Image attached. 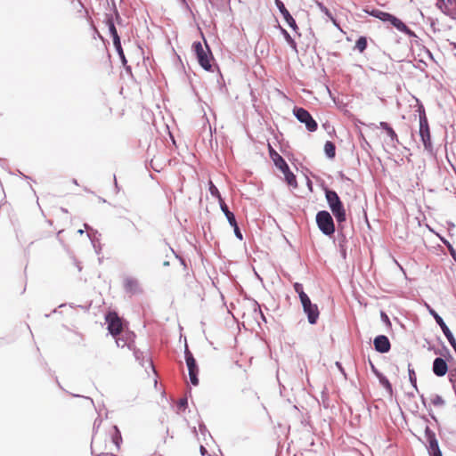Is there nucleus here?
Wrapping results in <instances>:
<instances>
[{
  "label": "nucleus",
  "instance_id": "nucleus-1",
  "mask_svg": "<svg viewBox=\"0 0 456 456\" xmlns=\"http://www.w3.org/2000/svg\"><path fill=\"white\" fill-rule=\"evenodd\" d=\"M204 43L205 46H203L201 42H194L192 47L200 65L206 70H211L212 53L206 41Z\"/></svg>",
  "mask_w": 456,
  "mask_h": 456
},
{
  "label": "nucleus",
  "instance_id": "nucleus-2",
  "mask_svg": "<svg viewBox=\"0 0 456 456\" xmlns=\"http://www.w3.org/2000/svg\"><path fill=\"white\" fill-rule=\"evenodd\" d=\"M107 329L112 337H117L126 330L123 319L116 312H109L105 315Z\"/></svg>",
  "mask_w": 456,
  "mask_h": 456
},
{
  "label": "nucleus",
  "instance_id": "nucleus-3",
  "mask_svg": "<svg viewBox=\"0 0 456 456\" xmlns=\"http://www.w3.org/2000/svg\"><path fill=\"white\" fill-rule=\"evenodd\" d=\"M420 139L423 142L424 148L426 150H429L432 147L431 142V135L430 129L428 121V118L426 116L425 110L422 106L419 107V131Z\"/></svg>",
  "mask_w": 456,
  "mask_h": 456
},
{
  "label": "nucleus",
  "instance_id": "nucleus-4",
  "mask_svg": "<svg viewBox=\"0 0 456 456\" xmlns=\"http://www.w3.org/2000/svg\"><path fill=\"white\" fill-rule=\"evenodd\" d=\"M316 222L320 230L326 235H331L335 232V226L331 216L327 211H320L316 216Z\"/></svg>",
  "mask_w": 456,
  "mask_h": 456
},
{
  "label": "nucleus",
  "instance_id": "nucleus-5",
  "mask_svg": "<svg viewBox=\"0 0 456 456\" xmlns=\"http://www.w3.org/2000/svg\"><path fill=\"white\" fill-rule=\"evenodd\" d=\"M293 113L301 123L305 125V127L310 132H314L318 128L317 122L313 118L311 114L304 108H295Z\"/></svg>",
  "mask_w": 456,
  "mask_h": 456
},
{
  "label": "nucleus",
  "instance_id": "nucleus-6",
  "mask_svg": "<svg viewBox=\"0 0 456 456\" xmlns=\"http://www.w3.org/2000/svg\"><path fill=\"white\" fill-rule=\"evenodd\" d=\"M185 361L189 370V377L191 383L193 386L199 385V379H198V373H199V368L196 364V361L191 353V351L188 349V346H185Z\"/></svg>",
  "mask_w": 456,
  "mask_h": 456
},
{
  "label": "nucleus",
  "instance_id": "nucleus-7",
  "mask_svg": "<svg viewBox=\"0 0 456 456\" xmlns=\"http://www.w3.org/2000/svg\"><path fill=\"white\" fill-rule=\"evenodd\" d=\"M304 312L307 314L308 322L311 324H314L319 318L318 306L315 304H312L308 296L303 297L301 299Z\"/></svg>",
  "mask_w": 456,
  "mask_h": 456
},
{
  "label": "nucleus",
  "instance_id": "nucleus-8",
  "mask_svg": "<svg viewBox=\"0 0 456 456\" xmlns=\"http://www.w3.org/2000/svg\"><path fill=\"white\" fill-rule=\"evenodd\" d=\"M428 308L430 314L435 318L436 323L440 326L444 336L446 337L449 343L451 344V346L456 352V340H455L452 333L451 332V330H449V328L447 327V325L445 324V322H444L442 317L434 309L430 308L429 306H428Z\"/></svg>",
  "mask_w": 456,
  "mask_h": 456
},
{
  "label": "nucleus",
  "instance_id": "nucleus-9",
  "mask_svg": "<svg viewBox=\"0 0 456 456\" xmlns=\"http://www.w3.org/2000/svg\"><path fill=\"white\" fill-rule=\"evenodd\" d=\"M116 341V345L118 347L124 348L127 346L131 348L134 342L135 335L134 332L126 329L122 333L118 334L117 337H113Z\"/></svg>",
  "mask_w": 456,
  "mask_h": 456
},
{
  "label": "nucleus",
  "instance_id": "nucleus-10",
  "mask_svg": "<svg viewBox=\"0 0 456 456\" xmlns=\"http://www.w3.org/2000/svg\"><path fill=\"white\" fill-rule=\"evenodd\" d=\"M106 25L113 39V45L120 55H123L120 38L113 22L112 16L107 15L105 20Z\"/></svg>",
  "mask_w": 456,
  "mask_h": 456
},
{
  "label": "nucleus",
  "instance_id": "nucleus-11",
  "mask_svg": "<svg viewBox=\"0 0 456 456\" xmlns=\"http://www.w3.org/2000/svg\"><path fill=\"white\" fill-rule=\"evenodd\" d=\"M436 6L444 14H456V0H436Z\"/></svg>",
  "mask_w": 456,
  "mask_h": 456
},
{
  "label": "nucleus",
  "instance_id": "nucleus-12",
  "mask_svg": "<svg viewBox=\"0 0 456 456\" xmlns=\"http://www.w3.org/2000/svg\"><path fill=\"white\" fill-rule=\"evenodd\" d=\"M374 347L379 353H387L390 350L391 344L387 337L379 335L374 338Z\"/></svg>",
  "mask_w": 456,
  "mask_h": 456
},
{
  "label": "nucleus",
  "instance_id": "nucleus-13",
  "mask_svg": "<svg viewBox=\"0 0 456 456\" xmlns=\"http://www.w3.org/2000/svg\"><path fill=\"white\" fill-rule=\"evenodd\" d=\"M330 208L338 223L346 221V212L342 201H330Z\"/></svg>",
  "mask_w": 456,
  "mask_h": 456
},
{
  "label": "nucleus",
  "instance_id": "nucleus-14",
  "mask_svg": "<svg viewBox=\"0 0 456 456\" xmlns=\"http://www.w3.org/2000/svg\"><path fill=\"white\" fill-rule=\"evenodd\" d=\"M275 4L278 7V9L280 10L281 13L282 14L284 20L289 24V26L295 29L297 28L296 20L290 15L289 11L286 9V7H285L284 4L282 3V1L275 0Z\"/></svg>",
  "mask_w": 456,
  "mask_h": 456
},
{
  "label": "nucleus",
  "instance_id": "nucleus-15",
  "mask_svg": "<svg viewBox=\"0 0 456 456\" xmlns=\"http://www.w3.org/2000/svg\"><path fill=\"white\" fill-rule=\"evenodd\" d=\"M268 151L269 156L273 161L276 167L279 169H286L287 168V163L284 160V159L272 147V145L268 144Z\"/></svg>",
  "mask_w": 456,
  "mask_h": 456
},
{
  "label": "nucleus",
  "instance_id": "nucleus-16",
  "mask_svg": "<svg viewBox=\"0 0 456 456\" xmlns=\"http://www.w3.org/2000/svg\"><path fill=\"white\" fill-rule=\"evenodd\" d=\"M433 371L438 377L444 376L448 371V365L445 360L437 357L433 362Z\"/></svg>",
  "mask_w": 456,
  "mask_h": 456
},
{
  "label": "nucleus",
  "instance_id": "nucleus-17",
  "mask_svg": "<svg viewBox=\"0 0 456 456\" xmlns=\"http://www.w3.org/2000/svg\"><path fill=\"white\" fill-rule=\"evenodd\" d=\"M391 25L401 32L405 33L409 37H416V34L411 28H409L400 19L395 16H392L390 21Z\"/></svg>",
  "mask_w": 456,
  "mask_h": 456
},
{
  "label": "nucleus",
  "instance_id": "nucleus-18",
  "mask_svg": "<svg viewBox=\"0 0 456 456\" xmlns=\"http://www.w3.org/2000/svg\"><path fill=\"white\" fill-rule=\"evenodd\" d=\"M379 127L384 129L387 134L389 136L391 142L393 145L399 142L398 136L392 126L387 122H380Z\"/></svg>",
  "mask_w": 456,
  "mask_h": 456
},
{
  "label": "nucleus",
  "instance_id": "nucleus-19",
  "mask_svg": "<svg viewBox=\"0 0 456 456\" xmlns=\"http://www.w3.org/2000/svg\"><path fill=\"white\" fill-rule=\"evenodd\" d=\"M427 436H428V445H429L430 453L440 451L438 442L436 438L435 433L427 429Z\"/></svg>",
  "mask_w": 456,
  "mask_h": 456
},
{
  "label": "nucleus",
  "instance_id": "nucleus-20",
  "mask_svg": "<svg viewBox=\"0 0 456 456\" xmlns=\"http://www.w3.org/2000/svg\"><path fill=\"white\" fill-rule=\"evenodd\" d=\"M284 176H285V180L287 182V183L289 185V186H292V187H297V180H296V176L295 175L289 170V166L287 165V168L286 169H280Z\"/></svg>",
  "mask_w": 456,
  "mask_h": 456
},
{
  "label": "nucleus",
  "instance_id": "nucleus-21",
  "mask_svg": "<svg viewBox=\"0 0 456 456\" xmlns=\"http://www.w3.org/2000/svg\"><path fill=\"white\" fill-rule=\"evenodd\" d=\"M370 14L382 21H390L391 18H392V14L388 13V12H383V11H380V10H378V9H375V10H372Z\"/></svg>",
  "mask_w": 456,
  "mask_h": 456
},
{
  "label": "nucleus",
  "instance_id": "nucleus-22",
  "mask_svg": "<svg viewBox=\"0 0 456 456\" xmlns=\"http://www.w3.org/2000/svg\"><path fill=\"white\" fill-rule=\"evenodd\" d=\"M221 209L224 213L227 220L231 225H234L236 222L235 216L232 212H231L225 204L224 201H221Z\"/></svg>",
  "mask_w": 456,
  "mask_h": 456
},
{
  "label": "nucleus",
  "instance_id": "nucleus-23",
  "mask_svg": "<svg viewBox=\"0 0 456 456\" xmlns=\"http://www.w3.org/2000/svg\"><path fill=\"white\" fill-rule=\"evenodd\" d=\"M324 151L330 159H333L336 155L335 144L330 141H327L324 144Z\"/></svg>",
  "mask_w": 456,
  "mask_h": 456
},
{
  "label": "nucleus",
  "instance_id": "nucleus-24",
  "mask_svg": "<svg viewBox=\"0 0 456 456\" xmlns=\"http://www.w3.org/2000/svg\"><path fill=\"white\" fill-rule=\"evenodd\" d=\"M355 48L360 52L362 53L367 48V39L365 37H361L357 39L355 43Z\"/></svg>",
  "mask_w": 456,
  "mask_h": 456
},
{
  "label": "nucleus",
  "instance_id": "nucleus-25",
  "mask_svg": "<svg viewBox=\"0 0 456 456\" xmlns=\"http://www.w3.org/2000/svg\"><path fill=\"white\" fill-rule=\"evenodd\" d=\"M209 191L211 193V196L214 198H217L218 200H222L218 189L214 185V183L209 181Z\"/></svg>",
  "mask_w": 456,
  "mask_h": 456
},
{
  "label": "nucleus",
  "instance_id": "nucleus-26",
  "mask_svg": "<svg viewBox=\"0 0 456 456\" xmlns=\"http://www.w3.org/2000/svg\"><path fill=\"white\" fill-rule=\"evenodd\" d=\"M294 289L298 294L299 298L301 299L303 297L307 296L303 289V285L301 283L296 282L294 283Z\"/></svg>",
  "mask_w": 456,
  "mask_h": 456
},
{
  "label": "nucleus",
  "instance_id": "nucleus-27",
  "mask_svg": "<svg viewBox=\"0 0 456 456\" xmlns=\"http://www.w3.org/2000/svg\"><path fill=\"white\" fill-rule=\"evenodd\" d=\"M380 380V383L382 384V386L389 392H392V385L391 383L389 382V380L387 379H386L385 377H381L379 379Z\"/></svg>",
  "mask_w": 456,
  "mask_h": 456
},
{
  "label": "nucleus",
  "instance_id": "nucleus-28",
  "mask_svg": "<svg viewBox=\"0 0 456 456\" xmlns=\"http://www.w3.org/2000/svg\"><path fill=\"white\" fill-rule=\"evenodd\" d=\"M319 6L321 10L332 20V22L337 25L336 20L333 18L331 12L329 11V9L325 6H323L322 4H319Z\"/></svg>",
  "mask_w": 456,
  "mask_h": 456
},
{
  "label": "nucleus",
  "instance_id": "nucleus-29",
  "mask_svg": "<svg viewBox=\"0 0 456 456\" xmlns=\"http://www.w3.org/2000/svg\"><path fill=\"white\" fill-rule=\"evenodd\" d=\"M409 378H410V381L413 385V387H416L417 379H416L415 371L413 369L409 368Z\"/></svg>",
  "mask_w": 456,
  "mask_h": 456
},
{
  "label": "nucleus",
  "instance_id": "nucleus-30",
  "mask_svg": "<svg viewBox=\"0 0 456 456\" xmlns=\"http://www.w3.org/2000/svg\"><path fill=\"white\" fill-rule=\"evenodd\" d=\"M232 226L234 229V233H235L236 237L239 238L240 240H242V234H241V232L240 231V228H239L237 223H235V224L232 225Z\"/></svg>",
  "mask_w": 456,
  "mask_h": 456
},
{
  "label": "nucleus",
  "instance_id": "nucleus-31",
  "mask_svg": "<svg viewBox=\"0 0 456 456\" xmlns=\"http://www.w3.org/2000/svg\"><path fill=\"white\" fill-rule=\"evenodd\" d=\"M326 198H327V200H339L337 193L334 191H327Z\"/></svg>",
  "mask_w": 456,
  "mask_h": 456
},
{
  "label": "nucleus",
  "instance_id": "nucleus-32",
  "mask_svg": "<svg viewBox=\"0 0 456 456\" xmlns=\"http://www.w3.org/2000/svg\"><path fill=\"white\" fill-rule=\"evenodd\" d=\"M381 318L387 325L391 326V322L388 316L383 312L381 313Z\"/></svg>",
  "mask_w": 456,
  "mask_h": 456
},
{
  "label": "nucleus",
  "instance_id": "nucleus-33",
  "mask_svg": "<svg viewBox=\"0 0 456 456\" xmlns=\"http://www.w3.org/2000/svg\"><path fill=\"white\" fill-rule=\"evenodd\" d=\"M186 405H187V399L183 398L179 401L180 408H185Z\"/></svg>",
  "mask_w": 456,
  "mask_h": 456
},
{
  "label": "nucleus",
  "instance_id": "nucleus-34",
  "mask_svg": "<svg viewBox=\"0 0 456 456\" xmlns=\"http://www.w3.org/2000/svg\"><path fill=\"white\" fill-rule=\"evenodd\" d=\"M200 453H201L203 456H204L205 454H207V452H207V450H206V448H205L203 445H200Z\"/></svg>",
  "mask_w": 456,
  "mask_h": 456
},
{
  "label": "nucleus",
  "instance_id": "nucleus-35",
  "mask_svg": "<svg viewBox=\"0 0 456 456\" xmlns=\"http://www.w3.org/2000/svg\"><path fill=\"white\" fill-rule=\"evenodd\" d=\"M431 456H443L441 451L430 453Z\"/></svg>",
  "mask_w": 456,
  "mask_h": 456
},
{
  "label": "nucleus",
  "instance_id": "nucleus-36",
  "mask_svg": "<svg viewBox=\"0 0 456 456\" xmlns=\"http://www.w3.org/2000/svg\"><path fill=\"white\" fill-rule=\"evenodd\" d=\"M284 34H285L287 39H291L289 34H288V32L286 30H284Z\"/></svg>",
  "mask_w": 456,
  "mask_h": 456
},
{
  "label": "nucleus",
  "instance_id": "nucleus-37",
  "mask_svg": "<svg viewBox=\"0 0 456 456\" xmlns=\"http://www.w3.org/2000/svg\"><path fill=\"white\" fill-rule=\"evenodd\" d=\"M370 365H371L372 370H375V367L371 362H370Z\"/></svg>",
  "mask_w": 456,
  "mask_h": 456
}]
</instances>
